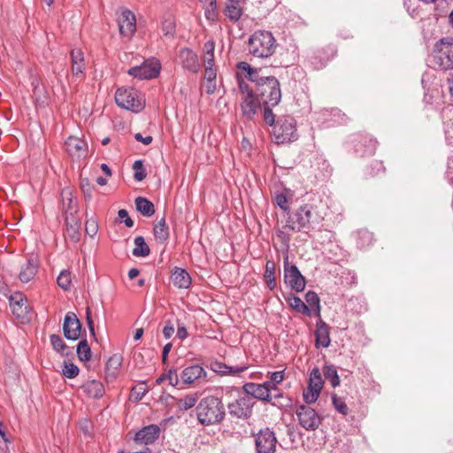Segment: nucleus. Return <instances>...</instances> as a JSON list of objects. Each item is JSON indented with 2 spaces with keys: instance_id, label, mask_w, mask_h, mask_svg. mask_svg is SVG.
<instances>
[{
  "instance_id": "680f3d73",
  "label": "nucleus",
  "mask_w": 453,
  "mask_h": 453,
  "mask_svg": "<svg viewBox=\"0 0 453 453\" xmlns=\"http://www.w3.org/2000/svg\"><path fill=\"white\" fill-rule=\"evenodd\" d=\"M270 380L278 385L284 380V371H278V372H271Z\"/></svg>"
},
{
  "instance_id": "f257e3e1",
  "label": "nucleus",
  "mask_w": 453,
  "mask_h": 453,
  "mask_svg": "<svg viewBox=\"0 0 453 453\" xmlns=\"http://www.w3.org/2000/svg\"><path fill=\"white\" fill-rule=\"evenodd\" d=\"M260 82L256 90L263 105V118L266 124L273 123V108L277 106L281 100V89L280 81L273 76L266 77Z\"/></svg>"
},
{
  "instance_id": "a19ab883",
  "label": "nucleus",
  "mask_w": 453,
  "mask_h": 453,
  "mask_svg": "<svg viewBox=\"0 0 453 453\" xmlns=\"http://www.w3.org/2000/svg\"><path fill=\"white\" fill-rule=\"evenodd\" d=\"M77 356L82 362L90 360L91 358V349L86 339L81 340L77 345Z\"/></svg>"
},
{
  "instance_id": "e433bc0d",
  "label": "nucleus",
  "mask_w": 453,
  "mask_h": 453,
  "mask_svg": "<svg viewBox=\"0 0 453 453\" xmlns=\"http://www.w3.org/2000/svg\"><path fill=\"white\" fill-rule=\"evenodd\" d=\"M134 248L133 250V255L134 257H147L150 255V250L142 236H136L134 238Z\"/></svg>"
},
{
  "instance_id": "9b49d317",
  "label": "nucleus",
  "mask_w": 453,
  "mask_h": 453,
  "mask_svg": "<svg viewBox=\"0 0 453 453\" xmlns=\"http://www.w3.org/2000/svg\"><path fill=\"white\" fill-rule=\"evenodd\" d=\"M296 414L302 427L308 431L316 430L321 424V418L314 409L307 405L296 408Z\"/></svg>"
},
{
  "instance_id": "5701e85b",
  "label": "nucleus",
  "mask_w": 453,
  "mask_h": 453,
  "mask_svg": "<svg viewBox=\"0 0 453 453\" xmlns=\"http://www.w3.org/2000/svg\"><path fill=\"white\" fill-rule=\"evenodd\" d=\"M243 390L246 393L245 395H249L253 397V400L258 399L262 401H270L271 395L268 394V389L262 384L257 383H246L243 386Z\"/></svg>"
},
{
  "instance_id": "bf43d9fd",
  "label": "nucleus",
  "mask_w": 453,
  "mask_h": 453,
  "mask_svg": "<svg viewBox=\"0 0 453 453\" xmlns=\"http://www.w3.org/2000/svg\"><path fill=\"white\" fill-rule=\"evenodd\" d=\"M188 336V333L187 327L183 324L178 322L177 323V337L180 340H184Z\"/></svg>"
},
{
  "instance_id": "ea45409f",
  "label": "nucleus",
  "mask_w": 453,
  "mask_h": 453,
  "mask_svg": "<svg viewBox=\"0 0 453 453\" xmlns=\"http://www.w3.org/2000/svg\"><path fill=\"white\" fill-rule=\"evenodd\" d=\"M323 384L324 382L319 369L318 367L313 368L310 373L308 387L321 392Z\"/></svg>"
},
{
  "instance_id": "4be33fe9",
  "label": "nucleus",
  "mask_w": 453,
  "mask_h": 453,
  "mask_svg": "<svg viewBox=\"0 0 453 453\" xmlns=\"http://www.w3.org/2000/svg\"><path fill=\"white\" fill-rule=\"evenodd\" d=\"M249 368L248 365L243 364L236 366H229L223 362L214 361L211 364V369L221 375H234L245 372Z\"/></svg>"
},
{
  "instance_id": "864d4df0",
  "label": "nucleus",
  "mask_w": 453,
  "mask_h": 453,
  "mask_svg": "<svg viewBox=\"0 0 453 453\" xmlns=\"http://www.w3.org/2000/svg\"><path fill=\"white\" fill-rule=\"evenodd\" d=\"M267 76H261L259 75V71L256 68L255 70L251 71L250 75L247 77L249 81L254 82L256 84V90L259 88L260 82L265 81V78Z\"/></svg>"
},
{
  "instance_id": "c03bdc74",
  "label": "nucleus",
  "mask_w": 453,
  "mask_h": 453,
  "mask_svg": "<svg viewBox=\"0 0 453 453\" xmlns=\"http://www.w3.org/2000/svg\"><path fill=\"white\" fill-rule=\"evenodd\" d=\"M71 282V273L67 270H63L57 278L58 285L64 290L70 288Z\"/></svg>"
},
{
  "instance_id": "cd10ccee",
  "label": "nucleus",
  "mask_w": 453,
  "mask_h": 453,
  "mask_svg": "<svg viewBox=\"0 0 453 453\" xmlns=\"http://www.w3.org/2000/svg\"><path fill=\"white\" fill-rule=\"evenodd\" d=\"M224 14L232 22H237L243 14V4L237 3V4H234V3L226 0Z\"/></svg>"
},
{
  "instance_id": "6e6552de",
  "label": "nucleus",
  "mask_w": 453,
  "mask_h": 453,
  "mask_svg": "<svg viewBox=\"0 0 453 453\" xmlns=\"http://www.w3.org/2000/svg\"><path fill=\"white\" fill-rule=\"evenodd\" d=\"M284 281L286 285L296 292H302L305 288L306 280L297 266L289 265L288 256L284 257Z\"/></svg>"
},
{
  "instance_id": "37998d69",
  "label": "nucleus",
  "mask_w": 453,
  "mask_h": 453,
  "mask_svg": "<svg viewBox=\"0 0 453 453\" xmlns=\"http://www.w3.org/2000/svg\"><path fill=\"white\" fill-rule=\"evenodd\" d=\"M204 15L207 19L214 21L218 17V5L216 0H206Z\"/></svg>"
},
{
  "instance_id": "aec40b11",
  "label": "nucleus",
  "mask_w": 453,
  "mask_h": 453,
  "mask_svg": "<svg viewBox=\"0 0 453 453\" xmlns=\"http://www.w3.org/2000/svg\"><path fill=\"white\" fill-rule=\"evenodd\" d=\"M315 347L327 348L331 343L329 327L320 318L316 323Z\"/></svg>"
},
{
  "instance_id": "58836bf2",
  "label": "nucleus",
  "mask_w": 453,
  "mask_h": 453,
  "mask_svg": "<svg viewBox=\"0 0 453 453\" xmlns=\"http://www.w3.org/2000/svg\"><path fill=\"white\" fill-rule=\"evenodd\" d=\"M289 305L297 312L311 316V309L308 305L303 302V300L296 296H292L288 298Z\"/></svg>"
},
{
  "instance_id": "6e6d98bb",
  "label": "nucleus",
  "mask_w": 453,
  "mask_h": 453,
  "mask_svg": "<svg viewBox=\"0 0 453 453\" xmlns=\"http://www.w3.org/2000/svg\"><path fill=\"white\" fill-rule=\"evenodd\" d=\"M8 439L6 437L5 433L2 429V423H0V451L3 453H6L8 450Z\"/></svg>"
},
{
  "instance_id": "c85d7f7f",
  "label": "nucleus",
  "mask_w": 453,
  "mask_h": 453,
  "mask_svg": "<svg viewBox=\"0 0 453 453\" xmlns=\"http://www.w3.org/2000/svg\"><path fill=\"white\" fill-rule=\"evenodd\" d=\"M134 203L136 210L145 217H150L155 213L154 204L144 197H137Z\"/></svg>"
},
{
  "instance_id": "13d9d810",
  "label": "nucleus",
  "mask_w": 453,
  "mask_h": 453,
  "mask_svg": "<svg viewBox=\"0 0 453 453\" xmlns=\"http://www.w3.org/2000/svg\"><path fill=\"white\" fill-rule=\"evenodd\" d=\"M239 89L243 96H248L249 95H254L252 88H250L249 84L244 81L241 80L238 82Z\"/></svg>"
},
{
  "instance_id": "69168bd1",
  "label": "nucleus",
  "mask_w": 453,
  "mask_h": 453,
  "mask_svg": "<svg viewBox=\"0 0 453 453\" xmlns=\"http://www.w3.org/2000/svg\"><path fill=\"white\" fill-rule=\"evenodd\" d=\"M134 139L137 142H141L145 145H149L152 142V136H150V135L142 136V134L140 133H137L134 134Z\"/></svg>"
},
{
  "instance_id": "49530a36",
  "label": "nucleus",
  "mask_w": 453,
  "mask_h": 453,
  "mask_svg": "<svg viewBox=\"0 0 453 453\" xmlns=\"http://www.w3.org/2000/svg\"><path fill=\"white\" fill-rule=\"evenodd\" d=\"M332 403L335 410L342 415H347L349 408L344 400L338 397L335 394L332 395Z\"/></svg>"
},
{
  "instance_id": "603ef678",
  "label": "nucleus",
  "mask_w": 453,
  "mask_h": 453,
  "mask_svg": "<svg viewBox=\"0 0 453 453\" xmlns=\"http://www.w3.org/2000/svg\"><path fill=\"white\" fill-rule=\"evenodd\" d=\"M275 202L277 205L284 211H288L289 210L288 200L285 194H277L275 196Z\"/></svg>"
},
{
  "instance_id": "f03ea898",
  "label": "nucleus",
  "mask_w": 453,
  "mask_h": 453,
  "mask_svg": "<svg viewBox=\"0 0 453 453\" xmlns=\"http://www.w3.org/2000/svg\"><path fill=\"white\" fill-rule=\"evenodd\" d=\"M323 219L317 207L311 203L301 205L298 209L288 214L285 228L294 232H302L313 228Z\"/></svg>"
},
{
  "instance_id": "a878e982",
  "label": "nucleus",
  "mask_w": 453,
  "mask_h": 453,
  "mask_svg": "<svg viewBox=\"0 0 453 453\" xmlns=\"http://www.w3.org/2000/svg\"><path fill=\"white\" fill-rule=\"evenodd\" d=\"M172 280L175 287L179 288H188L191 285V277L188 273L182 268L175 267L172 273Z\"/></svg>"
},
{
  "instance_id": "0eeeda50",
  "label": "nucleus",
  "mask_w": 453,
  "mask_h": 453,
  "mask_svg": "<svg viewBox=\"0 0 453 453\" xmlns=\"http://www.w3.org/2000/svg\"><path fill=\"white\" fill-rule=\"evenodd\" d=\"M433 61L441 70L453 69V39L442 38L434 45Z\"/></svg>"
},
{
  "instance_id": "8fccbe9b",
  "label": "nucleus",
  "mask_w": 453,
  "mask_h": 453,
  "mask_svg": "<svg viewBox=\"0 0 453 453\" xmlns=\"http://www.w3.org/2000/svg\"><path fill=\"white\" fill-rule=\"evenodd\" d=\"M81 188L82 190L83 195L85 196L87 200H90L92 198V192L94 187L90 184L88 179H82L81 181Z\"/></svg>"
},
{
  "instance_id": "052dcab7",
  "label": "nucleus",
  "mask_w": 453,
  "mask_h": 453,
  "mask_svg": "<svg viewBox=\"0 0 453 453\" xmlns=\"http://www.w3.org/2000/svg\"><path fill=\"white\" fill-rule=\"evenodd\" d=\"M174 333V326L171 322H166L163 328V335L165 339H169Z\"/></svg>"
},
{
  "instance_id": "e2e57ef3",
  "label": "nucleus",
  "mask_w": 453,
  "mask_h": 453,
  "mask_svg": "<svg viewBox=\"0 0 453 453\" xmlns=\"http://www.w3.org/2000/svg\"><path fill=\"white\" fill-rule=\"evenodd\" d=\"M216 69L214 66H206L205 67V78L208 81L211 82L216 79Z\"/></svg>"
},
{
  "instance_id": "09e8293b",
  "label": "nucleus",
  "mask_w": 453,
  "mask_h": 453,
  "mask_svg": "<svg viewBox=\"0 0 453 453\" xmlns=\"http://www.w3.org/2000/svg\"><path fill=\"white\" fill-rule=\"evenodd\" d=\"M319 395L320 392L319 390L308 387L307 389L303 391V396L304 402L308 404H311L318 400Z\"/></svg>"
},
{
  "instance_id": "dca6fc26",
  "label": "nucleus",
  "mask_w": 453,
  "mask_h": 453,
  "mask_svg": "<svg viewBox=\"0 0 453 453\" xmlns=\"http://www.w3.org/2000/svg\"><path fill=\"white\" fill-rule=\"evenodd\" d=\"M65 149L73 159H80L86 156L88 144L80 137L71 135L65 142Z\"/></svg>"
},
{
  "instance_id": "f3484780",
  "label": "nucleus",
  "mask_w": 453,
  "mask_h": 453,
  "mask_svg": "<svg viewBox=\"0 0 453 453\" xmlns=\"http://www.w3.org/2000/svg\"><path fill=\"white\" fill-rule=\"evenodd\" d=\"M181 66L191 73H197L200 69L197 55L190 49H181L178 55Z\"/></svg>"
},
{
  "instance_id": "6ab92c4d",
  "label": "nucleus",
  "mask_w": 453,
  "mask_h": 453,
  "mask_svg": "<svg viewBox=\"0 0 453 453\" xmlns=\"http://www.w3.org/2000/svg\"><path fill=\"white\" fill-rule=\"evenodd\" d=\"M159 433L157 425L147 426L135 434L134 441L139 444H151L159 437Z\"/></svg>"
},
{
  "instance_id": "bb28decb",
  "label": "nucleus",
  "mask_w": 453,
  "mask_h": 453,
  "mask_svg": "<svg viewBox=\"0 0 453 453\" xmlns=\"http://www.w3.org/2000/svg\"><path fill=\"white\" fill-rule=\"evenodd\" d=\"M81 388L88 396L92 398H100L104 395V387L98 380H89L84 383Z\"/></svg>"
},
{
  "instance_id": "7ed1b4c3",
  "label": "nucleus",
  "mask_w": 453,
  "mask_h": 453,
  "mask_svg": "<svg viewBox=\"0 0 453 453\" xmlns=\"http://www.w3.org/2000/svg\"><path fill=\"white\" fill-rule=\"evenodd\" d=\"M226 416L222 400L214 395H208L200 400L196 406V417L203 426L220 424Z\"/></svg>"
},
{
  "instance_id": "a18cd8bd",
  "label": "nucleus",
  "mask_w": 453,
  "mask_h": 453,
  "mask_svg": "<svg viewBox=\"0 0 453 453\" xmlns=\"http://www.w3.org/2000/svg\"><path fill=\"white\" fill-rule=\"evenodd\" d=\"M133 169L134 171V179L136 181H142L146 178L147 173L142 160H135L133 164Z\"/></svg>"
},
{
  "instance_id": "1a4fd4ad",
  "label": "nucleus",
  "mask_w": 453,
  "mask_h": 453,
  "mask_svg": "<svg viewBox=\"0 0 453 453\" xmlns=\"http://www.w3.org/2000/svg\"><path fill=\"white\" fill-rule=\"evenodd\" d=\"M161 65L158 60L150 58L142 62L140 65L131 67L127 73L139 80H149L156 78L160 72Z\"/></svg>"
},
{
  "instance_id": "0e129e2a",
  "label": "nucleus",
  "mask_w": 453,
  "mask_h": 453,
  "mask_svg": "<svg viewBox=\"0 0 453 453\" xmlns=\"http://www.w3.org/2000/svg\"><path fill=\"white\" fill-rule=\"evenodd\" d=\"M86 320L87 324L89 329V332L93 336H95V328H94V322L91 317L90 309L88 307L86 310Z\"/></svg>"
},
{
  "instance_id": "393cba45",
  "label": "nucleus",
  "mask_w": 453,
  "mask_h": 453,
  "mask_svg": "<svg viewBox=\"0 0 453 453\" xmlns=\"http://www.w3.org/2000/svg\"><path fill=\"white\" fill-rule=\"evenodd\" d=\"M66 234L73 242H78L81 239L80 226L81 222L77 219L73 212L65 215Z\"/></svg>"
},
{
  "instance_id": "3c124183",
  "label": "nucleus",
  "mask_w": 453,
  "mask_h": 453,
  "mask_svg": "<svg viewBox=\"0 0 453 453\" xmlns=\"http://www.w3.org/2000/svg\"><path fill=\"white\" fill-rule=\"evenodd\" d=\"M85 231L88 235L91 237L95 236L98 231L96 221L93 219H87L85 223Z\"/></svg>"
},
{
  "instance_id": "20e7f679",
  "label": "nucleus",
  "mask_w": 453,
  "mask_h": 453,
  "mask_svg": "<svg viewBox=\"0 0 453 453\" xmlns=\"http://www.w3.org/2000/svg\"><path fill=\"white\" fill-rule=\"evenodd\" d=\"M276 45V40L269 31L257 30L249 38V52L255 58L271 57L275 51Z\"/></svg>"
},
{
  "instance_id": "9d476101",
  "label": "nucleus",
  "mask_w": 453,
  "mask_h": 453,
  "mask_svg": "<svg viewBox=\"0 0 453 453\" xmlns=\"http://www.w3.org/2000/svg\"><path fill=\"white\" fill-rule=\"evenodd\" d=\"M254 404L255 401L253 397L249 395H244L229 403L227 408L231 416L238 418H248L252 414Z\"/></svg>"
},
{
  "instance_id": "f704fd0d",
  "label": "nucleus",
  "mask_w": 453,
  "mask_h": 453,
  "mask_svg": "<svg viewBox=\"0 0 453 453\" xmlns=\"http://www.w3.org/2000/svg\"><path fill=\"white\" fill-rule=\"evenodd\" d=\"M175 19L171 13H165L161 20V29L164 35L173 36L175 34Z\"/></svg>"
},
{
  "instance_id": "423d86ee",
  "label": "nucleus",
  "mask_w": 453,
  "mask_h": 453,
  "mask_svg": "<svg viewBox=\"0 0 453 453\" xmlns=\"http://www.w3.org/2000/svg\"><path fill=\"white\" fill-rule=\"evenodd\" d=\"M115 102L120 108L132 112H140L145 106V100L134 88H119L115 93Z\"/></svg>"
},
{
  "instance_id": "7c9ffc66",
  "label": "nucleus",
  "mask_w": 453,
  "mask_h": 453,
  "mask_svg": "<svg viewBox=\"0 0 453 453\" xmlns=\"http://www.w3.org/2000/svg\"><path fill=\"white\" fill-rule=\"evenodd\" d=\"M50 340L54 350L59 353L60 355L68 357L73 354L72 351L68 349L64 340L61 338V336L58 334H51Z\"/></svg>"
},
{
  "instance_id": "c9c22d12",
  "label": "nucleus",
  "mask_w": 453,
  "mask_h": 453,
  "mask_svg": "<svg viewBox=\"0 0 453 453\" xmlns=\"http://www.w3.org/2000/svg\"><path fill=\"white\" fill-rule=\"evenodd\" d=\"M198 401L196 393L188 394L180 399L176 403V406L180 411H188L193 408Z\"/></svg>"
},
{
  "instance_id": "2f4dec72",
  "label": "nucleus",
  "mask_w": 453,
  "mask_h": 453,
  "mask_svg": "<svg viewBox=\"0 0 453 453\" xmlns=\"http://www.w3.org/2000/svg\"><path fill=\"white\" fill-rule=\"evenodd\" d=\"M265 280L267 288L270 290H273L276 288V278H275V264L272 260H268L265 264Z\"/></svg>"
},
{
  "instance_id": "b1692460",
  "label": "nucleus",
  "mask_w": 453,
  "mask_h": 453,
  "mask_svg": "<svg viewBox=\"0 0 453 453\" xmlns=\"http://www.w3.org/2000/svg\"><path fill=\"white\" fill-rule=\"evenodd\" d=\"M205 370L199 365L186 367L181 372V379L185 384H191L196 380L206 377Z\"/></svg>"
},
{
  "instance_id": "72a5a7b5",
  "label": "nucleus",
  "mask_w": 453,
  "mask_h": 453,
  "mask_svg": "<svg viewBox=\"0 0 453 453\" xmlns=\"http://www.w3.org/2000/svg\"><path fill=\"white\" fill-rule=\"evenodd\" d=\"M153 234L156 240L164 242L169 238V228L165 218L161 219L154 226Z\"/></svg>"
},
{
  "instance_id": "f8f14e48",
  "label": "nucleus",
  "mask_w": 453,
  "mask_h": 453,
  "mask_svg": "<svg viewBox=\"0 0 453 453\" xmlns=\"http://www.w3.org/2000/svg\"><path fill=\"white\" fill-rule=\"evenodd\" d=\"M256 449L257 453H274L277 439L273 431L269 428L261 430L256 437Z\"/></svg>"
},
{
  "instance_id": "2eb2a0df",
  "label": "nucleus",
  "mask_w": 453,
  "mask_h": 453,
  "mask_svg": "<svg viewBox=\"0 0 453 453\" xmlns=\"http://www.w3.org/2000/svg\"><path fill=\"white\" fill-rule=\"evenodd\" d=\"M81 324L73 312H67L63 324L64 335L67 340L76 341L80 338Z\"/></svg>"
},
{
  "instance_id": "4468645a",
  "label": "nucleus",
  "mask_w": 453,
  "mask_h": 453,
  "mask_svg": "<svg viewBox=\"0 0 453 453\" xmlns=\"http://www.w3.org/2000/svg\"><path fill=\"white\" fill-rule=\"evenodd\" d=\"M10 307L12 312L18 319H20L22 322L29 320V314L31 309L28 305L27 300L20 293H16L10 296Z\"/></svg>"
},
{
  "instance_id": "412c9836",
  "label": "nucleus",
  "mask_w": 453,
  "mask_h": 453,
  "mask_svg": "<svg viewBox=\"0 0 453 453\" xmlns=\"http://www.w3.org/2000/svg\"><path fill=\"white\" fill-rule=\"evenodd\" d=\"M262 103L255 95H249L242 98L241 109L242 116L247 119H252L257 110L261 108Z\"/></svg>"
},
{
  "instance_id": "39448f33",
  "label": "nucleus",
  "mask_w": 453,
  "mask_h": 453,
  "mask_svg": "<svg viewBox=\"0 0 453 453\" xmlns=\"http://www.w3.org/2000/svg\"><path fill=\"white\" fill-rule=\"evenodd\" d=\"M268 125L272 127L271 135L277 144L291 142L298 138L296 123L291 116L280 118L276 121L273 113V123Z\"/></svg>"
},
{
  "instance_id": "4d7b16f0",
  "label": "nucleus",
  "mask_w": 453,
  "mask_h": 453,
  "mask_svg": "<svg viewBox=\"0 0 453 453\" xmlns=\"http://www.w3.org/2000/svg\"><path fill=\"white\" fill-rule=\"evenodd\" d=\"M118 216H119V219H124V223H125L127 227L130 228V227H132L134 226L133 219L128 216V212L125 209L119 210L118 211Z\"/></svg>"
},
{
  "instance_id": "473e14b6",
  "label": "nucleus",
  "mask_w": 453,
  "mask_h": 453,
  "mask_svg": "<svg viewBox=\"0 0 453 453\" xmlns=\"http://www.w3.org/2000/svg\"><path fill=\"white\" fill-rule=\"evenodd\" d=\"M37 272V265L32 260H28L22 267L19 273V279L22 282L30 281Z\"/></svg>"
},
{
  "instance_id": "de8ad7c7",
  "label": "nucleus",
  "mask_w": 453,
  "mask_h": 453,
  "mask_svg": "<svg viewBox=\"0 0 453 453\" xmlns=\"http://www.w3.org/2000/svg\"><path fill=\"white\" fill-rule=\"evenodd\" d=\"M79 367L73 363H65L62 369L63 375L68 379H73L79 374Z\"/></svg>"
},
{
  "instance_id": "c756f323",
  "label": "nucleus",
  "mask_w": 453,
  "mask_h": 453,
  "mask_svg": "<svg viewBox=\"0 0 453 453\" xmlns=\"http://www.w3.org/2000/svg\"><path fill=\"white\" fill-rule=\"evenodd\" d=\"M364 144H357L356 151L361 153V155H372L377 148L378 142L376 140L370 137L363 138Z\"/></svg>"
},
{
  "instance_id": "4c0bfd02",
  "label": "nucleus",
  "mask_w": 453,
  "mask_h": 453,
  "mask_svg": "<svg viewBox=\"0 0 453 453\" xmlns=\"http://www.w3.org/2000/svg\"><path fill=\"white\" fill-rule=\"evenodd\" d=\"M323 373L325 380L329 381L333 388H336L340 385V377L336 368L334 365H325L323 368Z\"/></svg>"
},
{
  "instance_id": "a211bd4d",
  "label": "nucleus",
  "mask_w": 453,
  "mask_h": 453,
  "mask_svg": "<svg viewBox=\"0 0 453 453\" xmlns=\"http://www.w3.org/2000/svg\"><path fill=\"white\" fill-rule=\"evenodd\" d=\"M71 71L73 76L76 78H83L86 69L84 53L81 49H73L70 52Z\"/></svg>"
},
{
  "instance_id": "79ce46f5",
  "label": "nucleus",
  "mask_w": 453,
  "mask_h": 453,
  "mask_svg": "<svg viewBox=\"0 0 453 453\" xmlns=\"http://www.w3.org/2000/svg\"><path fill=\"white\" fill-rule=\"evenodd\" d=\"M305 301L311 311L314 310L317 316L320 318V301L319 296L314 291H308L305 295Z\"/></svg>"
},
{
  "instance_id": "774afa93",
  "label": "nucleus",
  "mask_w": 453,
  "mask_h": 453,
  "mask_svg": "<svg viewBox=\"0 0 453 453\" xmlns=\"http://www.w3.org/2000/svg\"><path fill=\"white\" fill-rule=\"evenodd\" d=\"M165 379H168L172 385H177L179 380L176 370H170L165 375Z\"/></svg>"
},
{
  "instance_id": "338daca9",
  "label": "nucleus",
  "mask_w": 453,
  "mask_h": 453,
  "mask_svg": "<svg viewBox=\"0 0 453 453\" xmlns=\"http://www.w3.org/2000/svg\"><path fill=\"white\" fill-rule=\"evenodd\" d=\"M237 67L242 70V72L246 73L247 77L250 75L251 71L255 70L256 68L252 67L250 64L247 62H240L237 65Z\"/></svg>"
},
{
  "instance_id": "5fc2aeb1",
  "label": "nucleus",
  "mask_w": 453,
  "mask_h": 453,
  "mask_svg": "<svg viewBox=\"0 0 453 453\" xmlns=\"http://www.w3.org/2000/svg\"><path fill=\"white\" fill-rule=\"evenodd\" d=\"M404 6L411 17L416 18L418 16L419 11L418 6H416V0H405Z\"/></svg>"
},
{
  "instance_id": "ddd939ff",
  "label": "nucleus",
  "mask_w": 453,
  "mask_h": 453,
  "mask_svg": "<svg viewBox=\"0 0 453 453\" xmlns=\"http://www.w3.org/2000/svg\"><path fill=\"white\" fill-rule=\"evenodd\" d=\"M119 30L121 35L131 37L136 31V19L128 9H121L117 18Z\"/></svg>"
}]
</instances>
